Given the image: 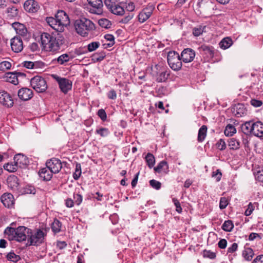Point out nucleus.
<instances>
[{
    "instance_id": "obj_34",
    "label": "nucleus",
    "mask_w": 263,
    "mask_h": 263,
    "mask_svg": "<svg viewBox=\"0 0 263 263\" xmlns=\"http://www.w3.org/2000/svg\"><path fill=\"white\" fill-rule=\"evenodd\" d=\"M16 229L12 227H7L5 230V235L8 236V238L10 240H13L16 234Z\"/></svg>"
},
{
    "instance_id": "obj_11",
    "label": "nucleus",
    "mask_w": 263,
    "mask_h": 263,
    "mask_svg": "<svg viewBox=\"0 0 263 263\" xmlns=\"http://www.w3.org/2000/svg\"><path fill=\"white\" fill-rule=\"evenodd\" d=\"M0 103L8 107H12L13 105V100L12 97L5 90H0Z\"/></svg>"
},
{
    "instance_id": "obj_9",
    "label": "nucleus",
    "mask_w": 263,
    "mask_h": 263,
    "mask_svg": "<svg viewBox=\"0 0 263 263\" xmlns=\"http://www.w3.org/2000/svg\"><path fill=\"white\" fill-rule=\"evenodd\" d=\"M55 32L49 34L46 32H43L41 35V44L44 50H46L49 47V44L52 43L53 39L57 35Z\"/></svg>"
},
{
    "instance_id": "obj_44",
    "label": "nucleus",
    "mask_w": 263,
    "mask_h": 263,
    "mask_svg": "<svg viewBox=\"0 0 263 263\" xmlns=\"http://www.w3.org/2000/svg\"><path fill=\"white\" fill-rule=\"evenodd\" d=\"M4 167L8 172H14L17 171L18 167L15 163L14 164L8 163L4 165Z\"/></svg>"
},
{
    "instance_id": "obj_45",
    "label": "nucleus",
    "mask_w": 263,
    "mask_h": 263,
    "mask_svg": "<svg viewBox=\"0 0 263 263\" xmlns=\"http://www.w3.org/2000/svg\"><path fill=\"white\" fill-rule=\"evenodd\" d=\"M99 25L104 28H109L110 27L111 24L110 22L106 18H101L98 21Z\"/></svg>"
},
{
    "instance_id": "obj_14",
    "label": "nucleus",
    "mask_w": 263,
    "mask_h": 263,
    "mask_svg": "<svg viewBox=\"0 0 263 263\" xmlns=\"http://www.w3.org/2000/svg\"><path fill=\"white\" fill-rule=\"evenodd\" d=\"M11 47L15 52H20L23 49L22 39L19 36H15L11 40Z\"/></svg>"
},
{
    "instance_id": "obj_4",
    "label": "nucleus",
    "mask_w": 263,
    "mask_h": 263,
    "mask_svg": "<svg viewBox=\"0 0 263 263\" xmlns=\"http://www.w3.org/2000/svg\"><path fill=\"white\" fill-rule=\"evenodd\" d=\"M30 84L33 89L38 93L45 92L47 89L45 80L40 76H36L30 80Z\"/></svg>"
},
{
    "instance_id": "obj_2",
    "label": "nucleus",
    "mask_w": 263,
    "mask_h": 263,
    "mask_svg": "<svg viewBox=\"0 0 263 263\" xmlns=\"http://www.w3.org/2000/svg\"><path fill=\"white\" fill-rule=\"evenodd\" d=\"M46 234L40 229L36 231H32L28 234L27 243L26 246H39L44 242Z\"/></svg>"
},
{
    "instance_id": "obj_17",
    "label": "nucleus",
    "mask_w": 263,
    "mask_h": 263,
    "mask_svg": "<svg viewBox=\"0 0 263 263\" xmlns=\"http://www.w3.org/2000/svg\"><path fill=\"white\" fill-rule=\"evenodd\" d=\"M12 26L18 35L26 39L27 38L28 31L24 24L18 22H14L12 24Z\"/></svg>"
},
{
    "instance_id": "obj_56",
    "label": "nucleus",
    "mask_w": 263,
    "mask_h": 263,
    "mask_svg": "<svg viewBox=\"0 0 263 263\" xmlns=\"http://www.w3.org/2000/svg\"><path fill=\"white\" fill-rule=\"evenodd\" d=\"M24 191L26 194H34L36 192L35 187L31 185H27L24 189Z\"/></svg>"
},
{
    "instance_id": "obj_21",
    "label": "nucleus",
    "mask_w": 263,
    "mask_h": 263,
    "mask_svg": "<svg viewBox=\"0 0 263 263\" xmlns=\"http://www.w3.org/2000/svg\"><path fill=\"white\" fill-rule=\"evenodd\" d=\"M47 23L53 28L55 31L61 33L63 31V27L61 26L60 23L58 22L56 17H48L46 18Z\"/></svg>"
},
{
    "instance_id": "obj_51",
    "label": "nucleus",
    "mask_w": 263,
    "mask_h": 263,
    "mask_svg": "<svg viewBox=\"0 0 263 263\" xmlns=\"http://www.w3.org/2000/svg\"><path fill=\"white\" fill-rule=\"evenodd\" d=\"M150 185L156 190H159L161 187V183L160 182L154 179L149 181Z\"/></svg>"
},
{
    "instance_id": "obj_32",
    "label": "nucleus",
    "mask_w": 263,
    "mask_h": 263,
    "mask_svg": "<svg viewBox=\"0 0 263 263\" xmlns=\"http://www.w3.org/2000/svg\"><path fill=\"white\" fill-rule=\"evenodd\" d=\"M168 169V166L167 163L165 161H161L158 165L154 168L155 172L160 173L162 171L164 172L167 171Z\"/></svg>"
},
{
    "instance_id": "obj_35",
    "label": "nucleus",
    "mask_w": 263,
    "mask_h": 263,
    "mask_svg": "<svg viewBox=\"0 0 263 263\" xmlns=\"http://www.w3.org/2000/svg\"><path fill=\"white\" fill-rule=\"evenodd\" d=\"M61 222L57 219H54L51 226L52 231L55 233H59L61 231Z\"/></svg>"
},
{
    "instance_id": "obj_13",
    "label": "nucleus",
    "mask_w": 263,
    "mask_h": 263,
    "mask_svg": "<svg viewBox=\"0 0 263 263\" xmlns=\"http://www.w3.org/2000/svg\"><path fill=\"white\" fill-rule=\"evenodd\" d=\"M55 17L58 22L63 27L69 25L70 23L68 16L63 10H59L55 15Z\"/></svg>"
},
{
    "instance_id": "obj_64",
    "label": "nucleus",
    "mask_w": 263,
    "mask_h": 263,
    "mask_svg": "<svg viewBox=\"0 0 263 263\" xmlns=\"http://www.w3.org/2000/svg\"><path fill=\"white\" fill-rule=\"evenodd\" d=\"M253 210V205L251 203H250L248 205V208L246 209L245 214L246 216H250L252 213Z\"/></svg>"
},
{
    "instance_id": "obj_61",
    "label": "nucleus",
    "mask_w": 263,
    "mask_h": 263,
    "mask_svg": "<svg viewBox=\"0 0 263 263\" xmlns=\"http://www.w3.org/2000/svg\"><path fill=\"white\" fill-rule=\"evenodd\" d=\"M104 38L106 40L111 42V43L108 44V46L110 47L114 44L115 37H114V35H112V34H106L104 36Z\"/></svg>"
},
{
    "instance_id": "obj_25",
    "label": "nucleus",
    "mask_w": 263,
    "mask_h": 263,
    "mask_svg": "<svg viewBox=\"0 0 263 263\" xmlns=\"http://www.w3.org/2000/svg\"><path fill=\"white\" fill-rule=\"evenodd\" d=\"M254 122L252 121L246 122L242 124L241 129L242 132L246 135H248L253 134V126Z\"/></svg>"
},
{
    "instance_id": "obj_20",
    "label": "nucleus",
    "mask_w": 263,
    "mask_h": 263,
    "mask_svg": "<svg viewBox=\"0 0 263 263\" xmlns=\"http://www.w3.org/2000/svg\"><path fill=\"white\" fill-rule=\"evenodd\" d=\"M7 183L8 186L12 190H18L20 183L17 176L13 175L9 176L7 179Z\"/></svg>"
},
{
    "instance_id": "obj_8",
    "label": "nucleus",
    "mask_w": 263,
    "mask_h": 263,
    "mask_svg": "<svg viewBox=\"0 0 263 263\" xmlns=\"http://www.w3.org/2000/svg\"><path fill=\"white\" fill-rule=\"evenodd\" d=\"M46 165L54 174L58 173L62 167L60 160L55 158H52L48 160L46 163Z\"/></svg>"
},
{
    "instance_id": "obj_29",
    "label": "nucleus",
    "mask_w": 263,
    "mask_h": 263,
    "mask_svg": "<svg viewBox=\"0 0 263 263\" xmlns=\"http://www.w3.org/2000/svg\"><path fill=\"white\" fill-rule=\"evenodd\" d=\"M6 81L14 85L18 84V80L16 74L14 72H8L6 73Z\"/></svg>"
},
{
    "instance_id": "obj_33",
    "label": "nucleus",
    "mask_w": 263,
    "mask_h": 263,
    "mask_svg": "<svg viewBox=\"0 0 263 263\" xmlns=\"http://www.w3.org/2000/svg\"><path fill=\"white\" fill-rule=\"evenodd\" d=\"M228 145L230 149L236 150L240 147V142L235 138H232L228 140Z\"/></svg>"
},
{
    "instance_id": "obj_54",
    "label": "nucleus",
    "mask_w": 263,
    "mask_h": 263,
    "mask_svg": "<svg viewBox=\"0 0 263 263\" xmlns=\"http://www.w3.org/2000/svg\"><path fill=\"white\" fill-rule=\"evenodd\" d=\"M96 133L101 137H106L109 134L108 129L106 128H100L96 130Z\"/></svg>"
},
{
    "instance_id": "obj_57",
    "label": "nucleus",
    "mask_w": 263,
    "mask_h": 263,
    "mask_svg": "<svg viewBox=\"0 0 263 263\" xmlns=\"http://www.w3.org/2000/svg\"><path fill=\"white\" fill-rule=\"evenodd\" d=\"M228 204V201L226 197H222L220 200L219 208L220 209H225Z\"/></svg>"
},
{
    "instance_id": "obj_7",
    "label": "nucleus",
    "mask_w": 263,
    "mask_h": 263,
    "mask_svg": "<svg viewBox=\"0 0 263 263\" xmlns=\"http://www.w3.org/2000/svg\"><path fill=\"white\" fill-rule=\"evenodd\" d=\"M30 233V229L24 227L20 226L16 228V234L13 240L18 242H22L28 239V234Z\"/></svg>"
},
{
    "instance_id": "obj_27",
    "label": "nucleus",
    "mask_w": 263,
    "mask_h": 263,
    "mask_svg": "<svg viewBox=\"0 0 263 263\" xmlns=\"http://www.w3.org/2000/svg\"><path fill=\"white\" fill-rule=\"evenodd\" d=\"M233 109L234 112H235V116L237 117H241L242 115L244 114L246 111L244 106L242 104L235 105Z\"/></svg>"
},
{
    "instance_id": "obj_52",
    "label": "nucleus",
    "mask_w": 263,
    "mask_h": 263,
    "mask_svg": "<svg viewBox=\"0 0 263 263\" xmlns=\"http://www.w3.org/2000/svg\"><path fill=\"white\" fill-rule=\"evenodd\" d=\"M203 256L210 259H214L216 257V254L210 250H204L203 252Z\"/></svg>"
},
{
    "instance_id": "obj_53",
    "label": "nucleus",
    "mask_w": 263,
    "mask_h": 263,
    "mask_svg": "<svg viewBox=\"0 0 263 263\" xmlns=\"http://www.w3.org/2000/svg\"><path fill=\"white\" fill-rule=\"evenodd\" d=\"M216 146L218 149L223 151L226 149V144L224 140L220 139L216 143Z\"/></svg>"
},
{
    "instance_id": "obj_19",
    "label": "nucleus",
    "mask_w": 263,
    "mask_h": 263,
    "mask_svg": "<svg viewBox=\"0 0 263 263\" xmlns=\"http://www.w3.org/2000/svg\"><path fill=\"white\" fill-rule=\"evenodd\" d=\"M24 9L29 12H36L40 6L37 2L34 0H27L24 4Z\"/></svg>"
},
{
    "instance_id": "obj_18",
    "label": "nucleus",
    "mask_w": 263,
    "mask_h": 263,
    "mask_svg": "<svg viewBox=\"0 0 263 263\" xmlns=\"http://www.w3.org/2000/svg\"><path fill=\"white\" fill-rule=\"evenodd\" d=\"M1 200L5 207L11 208L14 204V197L11 193H4L1 197Z\"/></svg>"
},
{
    "instance_id": "obj_10",
    "label": "nucleus",
    "mask_w": 263,
    "mask_h": 263,
    "mask_svg": "<svg viewBox=\"0 0 263 263\" xmlns=\"http://www.w3.org/2000/svg\"><path fill=\"white\" fill-rule=\"evenodd\" d=\"M88 4L91 6L90 9L91 13L101 14L102 13V7L103 6L102 0H87Z\"/></svg>"
},
{
    "instance_id": "obj_1",
    "label": "nucleus",
    "mask_w": 263,
    "mask_h": 263,
    "mask_svg": "<svg viewBox=\"0 0 263 263\" xmlns=\"http://www.w3.org/2000/svg\"><path fill=\"white\" fill-rule=\"evenodd\" d=\"M75 29L78 33L85 36L88 34V31L95 29V24L90 20L82 17L77 20L74 23Z\"/></svg>"
},
{
    "instance_id": "obj_38",
    "label": "nucleus",
    "mask_w": 263,
    "mask_h": 263,
    "mask_svg": "<svg viewBox=\"0 0 263 263\" xmlns=\"http://www.w3.org/2000/svg\"><path fill=\"white\" fill-rule=\"evenodd\" d=\"M106 57L105 53L101 52L100 53H96L91 56L92 60L95 62H100L102 61Z\"/></svg>"
},
{
    "instance_id": "obj_58",
    "label": "nucleus",
    "mask_w": 263,
    "mask_h": 263,
    "mask_svg": "<svg viewBox=\"0 0 263 263\" xmlns=\"http://www.w3.org/2000/svg\"><path fill=\"white\" fill-rule=\"evenodd\" d=\"M97 114L102 121H104L106 120L107 115H106V112L105 111V110L104 109H99L98 111Z\"/></svg>"
},
{
    "instance_id": "obj_62",
    "label": "nucleus",
    "mask_w": 263,
    "mask_h": 263,
    "mask_svg": "<svg viewBox=\"0 0 263 263\" xmlns=\"http://www.w3.org/2000/svg\"><path fill=\"white\" fill-rule=\"evenodd\" d=\"M250 103L252 106H253L255 107H260V106L262 105V102L260 100H258L254 99H251V100L250 101Z\"/></svg>"
},
{
    "instance_id": "obj_36",
    "label": "nucleus",
    "mask_w": 263,
    "mask_h": 263,
    "mask_svg": "<svg viewBox=\"0 0 263 263\" xmlns=\"http://www.w3.org/2000/svg\"><path fill=\"white\" fill-rule=\"evenodd\" d=\"M234 228V224L232 220L225 221L222 226V229L224 231L231 232Z\"/></svg>"
},
{
    "instance_id": "obj_26",
    "label": "nucleus",
    "mask_w": 263,
    "mask_h": 263,
    "mask_svg": "<svg viewBox=\"0 0 263 263\" xmlns=\"http://www.w3.org/2000/svg\"><path fill=\"white\" fill-rule=\"evenodd\" d=\"M200 50L204 52V53L210 58H212L214 57V50L212 46L202 45L200 47Z\"/></svg>"
},
{
    "instance_id": "obj_37",
    "label": "nucleus",
    "mask_w": 263,
    "mask_h": 263,
    "mask_svg": "<svg viewBox=\"0 0 263 263\" xmlns=\"http://www.w3.org/2000/svg\"><path fill=\"white\" fill-rule=\"evenodd\" d=\"M170 76V73L167 70L162 71L157 78V81L158 82H165Z\"/></svg>"
},
{
    "instance_id": "obj_41",
    "label": "nucleus",
    "mask_w": 263,
    "mask_h": 263,
    "mask_svg": "<svg viewBox=\"0 0 263 263\" xmlns=\"http://www.w3.org/2000/svg\"><path fill=\"white\" fill-rule=\"evenodd\" d=\"M110 11L116 15H122L124 13V9L118 5H115Z\"/></svg>"
},
{
    "instance_id": "obj_31",
    "label": "nucleus",
    "mask_w": 263,
    "mask_h": 263,
    "mask_svg": "<svg viewBox=\"0 0 263 263\" xmlns=\"http://www.w3.org/2000/svg\"><path fill=\"white\" fill-rule=\"evenodd\" d=\"M254 255L253 250L250 248H245L242 252V255L247 260H251Z\"/></svg>"
},
{
    "instance_id": "obj_49",
    "label": "nucleus",
    "mask_w": 263,
    "mask_h": 263,
    "mask_svg": "<svg viewBox=\"0 0 263 263\" xmlns=\"http://www.w3.org/2000/svg\"><path fill=\"white\" fill-rule=\"evenodd\" d=\"M11 67V64L10 62L8 61H3L0 63V70L5 71L10 69Z\"/></svg>"
},
{
    "instance_id": "obj_5",
    "label": "nucleus",
    "mask_w": 263,
    "mask_h": 263,
    "mask_svg": "<svg viewBox=\"0 0 263 263\" xmlns=\"http://www.w3.org/2000/svg\"><path fill=\"white\" fill-rule=\"evenodd\" d=\"M55 37L53 39L52 43L49 44L48 48L46 50L47 51L55 52L61 49V47L64 43V38L61 33L55 32Z\"/></svg>"
},
{
    "instance_id": "obj_23",
    "label": "nucleus",
    "mask_w": 263,
    "mask_h": 263,
    "mask_svg": "<svg viewBox=\"0 0 263 263\" xmlns=\"http://www.w3.org/2000/svg\"><path fill=\"white\" fill-rule=\"evenodd\" d=\"M53 173L47 167L41 168L39 172L40 177L45 181L50 180L52 177Z\"/></svg>"
},
{
    "instance_id": "obj_48",
    "label": "nucleus",
    "mask_w": 263,
    "mask_h": 263,
    "mask_svg": "<svg viewBox=\"0 0 263 263\" xmlns=\"http://www.w3.org/2000/svg\"><path fill=\"white\" fill-rule=\"evenodd\" d=\"M99 42H93L87 45V49L89 52H92L96 50L100 46Z\"/></svg>"
},
{
    "instance_id": "obj_30",
    "label": "nucleus",
    "mask_w": 263,
    "mask_h": 263,
    "mask_svg": "<svg viewBox=\"0 0 263 263\" xmlns=\"http://www.w3.org/2000/svg\"><path fill=\"white\" fill-rule=\"evenodd\" d=\"M233 43V41L230 37H225L219 43L220 48L223 49H226L229 48Z\"/></svg>"
},
{
    "instance_id": "obj_12",
    "label": "nucleus",
    "mask_w": 263,
    "mask_h": 263,
    "mask_svg": "<svg viewBox=\"0 0 263 263\" xmlns=\"http://www.w3.org/2000/svg\"><path fill=\"white\" fill-rule=\"evenodd\" d=\"M184 63H189L193 61L195 57V52L191 48L184 49L180 55Z\"/></svg>"
},
{
    "instance_id": "obj_50",
    "label": "nucleus",
    "mask_w": 263,
    "mask_h": 263,
    "mask_svg": "<svg viewBox=\"0 0 263 263\" xmlns=\"http://www.w3.org/2000/svg\"><path fill=\"white\" fill-rule=\"evenodd\" d=\"M6 257L8 260L14 262L18 261L20 258V256L16 255L14 252H10L7 255Z\"/></svg>"
},
{
    "instance_id": "obj_24",
    "label": "nucleus",
    "mask_w": 263,
    "mask_h": 263,
    "mask_svg": "<svg viewBox=\"0 0 263 263\" xmlns=\"http://www.w3.org/2000/svg\"><path fill=\"white\" fill-rule=\"evenodd\" d=\"M14 162L16 164L18 167H22L27 164V160L25 156L18 154L15 155L14 157Z\"/></svg>"
},
{
    "instance_id": "obj_3",
    "label": "nucleus",
    "mask_w": 263,
    "mask_h": 263,
    "mask_svg": "<svg viewBox=\"0 0 263 263\" xmlns=\"http://www.w3.org/2000/svg\"><path fill=\"white\" fill-rule=\"evenodd\" d=\"M181 58L175 51H170L167 54V63L170 67L175 71L179 70L182 67Z\"/></svg>"
},
{
    "instance_id": "obj_6",
    "label": "nucleus",
    "mask_w": 263,
    "mask_h": 263,
    "mask_svg": "<svg viewBox=\"0 0 263 263\" xmlns=\"http://www.w3.org/2000/svg\"><path fill=\"white\" fill-rule=\"evenodd\" d=\"M52 78L58 83L61 90L66 93L72 88V82L65 78H61L57 75H52Z\"/></svg>"
},
{
    "instance_id": "obj_22",
    "label": "nucleus",
    "mask_w": 263,
    "mask_h": 263,
    "mask_svg": "<svg viewBox=\"0 0 263 263\" xmlns=\"http://www.w3.org/2000/svg\"><path fill=\"white\" fill-rule=\"evenodd\" d=\"M253 134L260 138H263V123L260 121L254 122Z\"/></svg>"
},
{
    "instance_id": "obj_59",
    "label": "nucleus",
    "mask_w": 263,
    "mask_h": 263,
    "mask_svg": "<svg viewBox=\"0 0 263 263\" xmlns=\"http://www.w3.org/2000/svg\"><path fill=\"white\" fill-rule=\"evenodd\" d=\"M73 198L74 199V203L79 205L82 201V196L79 194H74Z\"/></svg>"
},
{
    "instance_id": "obj_42",
    "label": "nucleus",
    "mask_w": 263,
    "mask_h": 263,
    "mask_svg": "<svg viewBox=\"0 0 263 263\" xmlns=\"http://www.w3.org/2000/svg\"><path fill=\"white\" fill-rule=\"evenodd\" d=\"M198 5L200 7H203L205 6V8L206 9H213V3L209 0H202L199 2Z\"/></svg>"
},
{
    "instance_id": "obj_47",
    "label": "nucleus",
    "mask_w": 263,
    "mask_h": 263,
    "mask_svg": "<svg viewBox=\"0 0 263 263\" xmlns=\"http://www.w3.org/2000/svg\"><path fill=\"white\" fill-rule=\"evenodd\" d=\"M81 175V167L80 164H76L75 172L73 174V177L75 180H78Z\"/></svg>"
},
{
    "instance_id": "obj_60",
    "label": "nucleus",
    "mask_w": 263,
    "mask_h": 263,
    "mask_svg": "<svg viewBox=\"0 0 263 263\" xmlns=\"http://www.w3.org/2000/svg\"><path fill=\"white\" fill-rule=\"evenodd\" d=\"M173 203H174L175 206H176V211L179 213H181L182 212V208H181V206L180 205V203L179 202V201L176 198H173Z\"/></svg>"
},
{
    "instance_id": "obj_28",
    "label": "nucleus",
    "mask_w": 263,
    "mask_h": 263,
    "mask_svg": "<svg viewBox=\"0 0 263 263\" xmlns=\"http://www.w3.org/2000/svg\"><path fill=\"white\" fill-rule=\"evenodd\" d=\"M207 132V127L205 125H202L199 129L198 134V141L199 142H202L206 136Z\"/></svg>"
},
{
    "instance_id": "obj_39",
    "label": "nucleus",
    "mask_w": 263,
    "mask_h": 263,
    "mask_svg": "<svg viewBox=\"0 0 263 263\" xmlns=\"http://www.w3.org/2000/svg\"><path fill=\"white\" fill-rule=\"evenodd\" d=\"M145 160L149 168L154 166L155 163V159L153 154L148 153L145 157Z\"/></svg>"
},
{
    "instance_id": "obj_40",
    "label": "nucleus",
    "mask_w": 263,
    "mask_h": 263,
    "mask_svg": "<svg viewBox=\"0 0 263 263\" xmlns=\"http://www.w3.org/2000/svg\"><path fill=\"white\" fill-rule=\"evenodd\" d=\"M236 132V128L235 127L231 125L228 124L224 130V134L227 136H231Z\"/></svg>"
},
{
    "instance_id": "obj_43",
    "label": "nucleus",
    "mask_w": 263,
    "mask_h": 263,
    "mask_svg": "<svg viewBox=\"0 0 263 263\" xmlns=\"http://www.w3.org/2000/svg\"><path fill=\"white\" fill-rule=\"evenodd\" d=\"M70 57L68 54L65 53L59 57L55 60L60 64H63L69 61Z\"/></svg>"
},
{
    "instance_id": "obj_55",
    "label": "nucleus",
    "mask_w": 263,
    "mask_h": 263,
    "mask_svg": "<svg viewBox=\"0 0 263 263\" xmlns=\"http://www.w3.org/2000/svg\"><path fill=\"white\" fill-rule=\"evenodd\" d=\"M134 16L132 13L128 12L126 14L125 16L121 20V22L123 23H127Z\"/></svg>"
},
{
    "instance_id": "obj_15",
    "label": "nucleus",
    "mask_w": 263,
    "mask_h": 263,
    "mask_svg": "<svg viewBox=\"0 0 263 263\" xmlns=\"http://www.w3.org/2000/svg\"><path fill=\"white\" fill-rule=\"evenodd\" d=\"M33 91L31 89L23 87L20 89L17 92L18 98L23 101H28L33 97Z\"/></svg>"
},
{
    "instance_id": "obj_46",
    "label": "nucleus",
    "mask_w": 263,
    "mask_h": 263,
    "mask_svg": "<svg viewBox=\"0 0 263 263\" xmlns=\"http://www.w3.org/2000/svg\"><path fill=\"white\" fill-rule=\"evenodd\" d=\"M205 26H198L196 27H194L193 29V34L195 36H198L201 35L204 31V29L205 28Z\"/></svg>"
},
{
    "instance_id": "obj_16",
    "label": "nucleus",
    "mask_w": 263,
    "mask_h": 263,
    "mask_svg": "<svg viewBox=\"0 0 263 263\" xmlns=\"http://www.w3.org/2000/svg\"><path fill=\"white\" fill-rule=\"evenodd\" d=\"M154 10L153 6H148L143 9L139 14L138 20L140 23L146 21L152 14Z\"/></svg>"
},
{
    "instance_id": "obj_63",
    "label": "nucleus",
    "mask_w": 263,
    "mask_h": 263,
    "mask_svg": "<svg viewBox=\"0 0 263 263\" xmlns=\"http://www.w3.org/2000/svg\"><path fill=\"white\" fill-rule=\"evenodd\" d=\"M238 248V245L237 243H233L231 247L228 249V253H233L235 252Z\"/></svg>"
}]
</instances>
